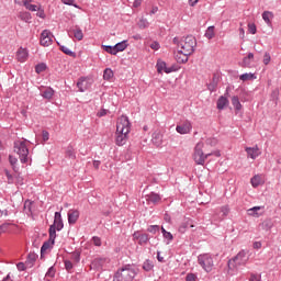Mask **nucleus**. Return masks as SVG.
I'll list each match as a JSON object with an SVG mask.
<instances>
[{
    "mask_svg": "<svg viewBox=\"0 0 281 281\" xmlns=\"http://www.w3.org/2000/svg\"><path fill=\"white\" fill-rule=\"evenodd\" d=\"M131 134V121L128 116L122 115L116 121L115 144L116 146H124L128 142Z\"/></svg>",
    "mask_w": 281,
    "mask_h": 281,
    "instance_id": "1",
    "label": "nucleus"
},
{
    "mask_svg": "<svg viewBox=\"0 0 281 281\" xmlns=\"http://www.w3.org/2000/svg\"><path fill=\"white\" fill-rule=\"evenodd\" d=\"M173 45L177 46L178 49L184 52V54H189L192 56L194 54V48L196 47V38L192 35H188L186 37H175Z\"/></svg>",
    "mask_w": 281,
    "mask_h": 281,
    "instance_id": "2",
    "label": "nucleus"
},
{
    "mask_svg": "<svg viewBox=\"0 0 281 281\" xmlns=\"http://www.w3.org/2000/svg\"><path fill=\"white\" fill-rule=\"evenodd\" d=\"M14 153L19 155L21 164H30V161H32V157L30 156V140H15Z\"/></svg>",
    "mask_w": 281,
    "mask_h": 281,
    "instance_id": "3",
    "label": "nucleus"
},
{
    "mask_svg": "<svg viewBox=\"0 0 281 281\" xmlns=\"http://www.w3.org/2000/svg\"><path fill=\"white\" fill-rule=\"evenodd\" d=\"M203 148H205V144L203 142L198 143L194 147L193 160L195 161V164H198V166H203L207 157H221V151L215 150L209 154H204Z\"/></svg>",
    "mask_w": 281,
    "mask_h": 281,
    "instance_id": "4",
    "label": "nucleus"
},
{
    "mask_svg": "<svg viewBox=\"0 0 281 281\" xmlns=\"http://www.w3.org/2000/svg\"><path fill=\"white\" fill-rule=\"evenodd\" d=\"M137 276V270L131 265L123 266L114 274L113 281H133Z\"/></svg>",
    "mask_w": 281,
    "mask_h": 281,
    "instance_id": "5",
    "label": "nucleus"
},
{
    "mask_svg": "<svg viewBox=\"0 0 281 281\" xmlns=\"http://www.w3.org/2000/svg\"><path fill=\"white\" fill-rule=\"evenodd\" d=\"M249 262V255L247 251H239L235 258L228 261V269H238V267H245Z\"/></svg>",
    "mask_w": 281,
    "mask_h": 281,
    "instance_id": "6",
    "label": "nucleus"
},
{
    "mask_svg": "<svg viewBox=\"0 0 281 281\" xmlns=\"http://www.w3.org/2000/svg\"><path fill=\"white\" fill-rule=\"evenodd\" d=\"M198 262L206 271V273H211L214 269V258L210 254H203L198 257Z\"/></svg>",
    "mask_w": 281,
    "mask_h": 281,
    "instance_id": "7",
    "label": "nucleus"
},
{
    "mask_svg": "<svg viewBox=\"0 0 281 281\" xmlns=\"http://www.w3.org/2000/svg\"><path fill=\"white\" fill-rule=\"evenodd\" d=\"M63 227H65V224H63V215L60 212H55L54 223L49 226V234L56 236V232H60Z\"/></svg>",
    "mask_w": 281,
    "mask_h": 281,
    "instance_id": "8",
    "label": "nucleus"
},
{
    "mask_svg": "<svg viewBox=\"0 0 281 281\" xmlns=\"http://www.w3.org/2000/svg\"><path fill=\"white\" fill-rule=\"evenodd\" d=\"M52 43H54V34L50 33L49 30H44L41 33L40 45H42V47H49Z\"/></svg>",
    "mask_w": 281,
    "mask_h": 281,
    "instance_id": "9",
    "label": "nucleus"
},
{
    "mask_svg": "<svg viewBox=\"0 0 281 281\" xmlns=\"http://www.w3.org/2000/svg\"><path fill=\"white\" fill-rule=\"evenodd\" d=\"M56 243V235L54 233L49 234V238L45 241L41 248V256H45V254H49L52 249H54V245Z\"/></svg>",
    "mask_w": 281,
    "mask_h": 281,
    "instance_id": "10",
    "label": "nucleus"
},
{
    "mask_svg": "<svg viewBox=\"0 0 281 281\" xmlns=\"http://www.w3.org/2000/svg\"><path fill=\"white\" fill-rule=\"evenodd\" d=\"M176 131L179 133V135H190V133H192V122L187 120L182 123H179L176 126Z\"/></svg>",
    "mask_w": 281,
    "mask_h": 281,
    "instance_id": "11",
    "label": "nucleus"
},
{
    "mask_svg": "<svg viewBox=\"0 0 281 281\" xmlns=\"http://www.w3.org/2000/svg\"><path fill=\"white\" fill-rule=\"evenodd\" d=\"M93 85V79L87 78V77H81L78 82L77 87L81 93H85V91H89Z\"/></svg>",
    "mask_w": 281,
    "mask_h": 281,
    "instance_id": "12",
    "label": "nucleus"
},
{
    "mask_svg": "<svg viewBox=\"0 0 281 281\" xmlns=\"http://www.w3.org/2000/svg\"><path fill=\"white\" fill-rule=\"evenodd\" d=\"M156 69L158 71V74H172L173 71H177V67L171 66L168 67V65L166 64V61L159 59L156 64Z\"/></svg>",
    "mask_w": 281,
    "mask_h": 281,
    "instance_id": "13",
    "label": "nucleus"
},
{
    "mask_svg": "<svg viewBox=\"0 0 281 281\" xmlns=\"http://www.w3.org/2000/svg\"><path fill=\"white\" fill-rule=\"evenodd\" d=\"M30 58V52L27 48L20 47L16 52V60L19 63H25Z\"/></svg>",
    "mask_w": 281,
    "mask_h": 281,
    "instance_id": "14",
    "label": "nucleus"
},
{
    "mask_svg": "<svg viewBox=\"0 0 281 281\" xmlns=\"http://www.w3.org/2000/svg\"><path fill=\"white\" fill-rule=\"evenodd\" d=\"M188 56H190V54H186V52L177 47V50L175 52V58L177 63L186 64L188 61Z\"/></svg>",
    "mask_w": 281,
    "mask_h": 281,
    "instance_id": "15",
    "label": "nucleus"
},
{
    "mask_svg": "<svg viewBox=\"0 0 281 281\" xmlns=\"http://www.w3.org/2000/svg\"><path fill=\"white\" fill-rule=\"evenodd\" d=\"M261 16H262V20L265 21L266 25H268V27H273V19L276 18L273 12L263 11Z\"/></svg>",
    "mask_w": 281,
    "mask_h": 281,
    "instance_id": "16",
    "label": "nucleus"
},
{
    "mask_svg": "<svg viewBox=\"0 0 281 281\" xmlns=\"http://www.w3.org/2000/svg\"><path fill=\"white\" fill-rule=\"evenodd\" d=\"M247 156L250 157V159H258L260 155H262V151H260V148L258 146L255 147H246Z\"/></svg>",
    "mask_w": 281,
    "mask_h": 281,
    "instance_id": "17",
    "label": "nucleus"
},
{
    "mask_svg": "<svg viewBox=\"0 0 281 281\" xmlns=\"http://www.w3.org/2000/svg\"><path fill=\"white\" fill-rule=\"evenodd\" d=\"M78 218H80V212L78 210L68 211L69 225H76V223L78 222Z\"/></svg>",
    "mask_w": 281,
    "mask_h": 281,
    "instance_id": "18",
    "label": "nucleus"
},
{
    "mask_svg": "<svg viewBox=\"0 0 281 281\" xmlns=\"http://www.w3.org/2000/svg\"><path fill=\"white\" fill-rule=\"evenodd\" d=\"M106 262H109V259H106V258H97L92 261L91 268L92 269H104V267H106Z\"/></svg>",
    "mask_w": 281,
    "mask_h": 281,
    "instance_id": "19",
    "label": "nucleus"
},
{
    "mask_svg": "<svg viewBox=\"0 0 281 281\" xmlns=\"http://www.w3.org/2000/svg\"><path fill=\"white\" fill-rule=\"evenodd\" d=\"M151 142L154 146H161V144H164V134H161V132H154L151 135Z\"/></svg>",
    "mask_w": 281,
    "mask_h": 281,
    "instance_id": "20",
    "label": "nucleus"
},
{
    "mask_svg": "<svg viewBox=\"0 0 281 281\" xmlns=\"http://www.w3.org/2000/svg\"><path fill=\"white\" fill-rule=\"evenodd\" d=\"M260 210H265V206H254L251 209H248L247 215L252 216L254 218H260V216H262V213H260Z\"/></svg>",
    "mask_w": 281,
    "mask_h": 281,
    "instance_id": "21",
    "label": "nucleus"
},
{
    "mask_svg": "<svg viewBox=\"0 0 281 281\" xmlns=\"http://www.w3.org/2000/svg\"><path fill=\"white\" fill-rule=\"evenodd\" d=\"M250 183H251L252 188H259V186L265 184V178L262 177V175H255L250 179Z\"/></svg>",
    "mask_w": 281,
    "mask_h": 281,
    "instance_id": "22",
    "label": "nucleus"
},
{
    "mask_svg": "<svg viewBox=\"0 0 281 281\" xmlns=\"http://www.w3.org/2000/svg\"><path fill=\"white\" fill-rule=\"evenodd\" d=\"M272 228H273V221L271 218L265 220L259 225V229H263V232H270Z\"/></svg>",
    "mask_w": 281,
    "mask_h": 281,
    "instance_id": "23",
    "label": "nucleus"
},
{
    "mask_svg": "<svg viewBox=\"0 0 281 281\" xmlns=\"http://www.w3.org/2000/svg\"><path fill=\"white\" fill-rule=\"evenodd\" d=\"M22 3L26 10H30V12H37V10H41V5L32 4V0H22Z\"/></svg>",
    "mask_w": 281,
    "mask_h": 281,
    "instance_id": "24",
    "label": "nucleus"
},
{
    "mask_svg": "<svg viewBox=\"0 0 281 281\" xmlns=\"http://www.w3.org/2000/svg\"><path fill=\"white\" fill-rule=\"evenodd\" d=\"M146 201H148V203H153L154 205L159 203V201H161V195L157 194L155 192H151L147 195Z\"/></svg>",
    "mask_w": 281,
    "mask_h": 281,
    "instance_id": "25",
    "label": "nucleus"
},
{
    "mask_svg": "<svg viewBox=\"0 0 281 281\" xmlns=\"http://www.w3.org/2000/svg\"><path fill=\"white\" fill-rule=\"evenodd\" d=\"M227 104H229V100H227L226 97H220L217 100V109L218 111H223V109H225V106H227Z\"/></svg>",
    "mask_w": 281,
    "mask_h": 281,
    "instance_id": "26",
    "label": "nucleus"
},
{
    "mask_svg": "<svg viewBox=\"0 0 281 281\" xmlns=\"http://www.w3.org/2000/svg\"><path fill=\"white\" fill-rule=\"evenodd\" d=\"M188 227H194V225H192V220H190V218L186 220V221L179 226V232H180V234H186V229H188Z\"/></svg>",
    "mask_w": 281,
    "mask_h": 281,
    "instance_id": "27",
    "label": "nucleus"
},
{
    "mask_svg": "<svg viewBox=\"0 0 281 281\" xmlns=\"http://www.w3.org/2000/svg\"><path fill=\"white\" fill-rule=\"evenodd\" d=\"M254 63V53H249L247 57H244L241 61V67H251Z\"/></svg>",
    "mask_w": 281,
    "mask_h": 281,
    "instance_id": "28",
    "label": "nucleus"
},
{
    "mask_svg": "<svg viewBox=\"0 0 281 281\" xmlns=\"http://www.w3.org/2000/svg\"><path fill=\"white\" fill-rule=\"evenodd\" d=\"M161 233L165 240L167 241V245H170L171 240H175V236H172V233L166 231V228L161 227Z\"/></svg>",
    "mask_w": 281,
    "mask_h": 281,
    "instance_id": "29",
    "label": "nucleus"
},
{
    "mask_svg": "<svg viewBox=\"0 0 281 281\" xmlns=\"http://www.w3.org/2000/svg\"><path fill=\"white\" fill-rule=\"evenodd\" d=\"M256 74L246 72L239 76V80L247 82L248 80H256Z\"/></svg>",
    "mask_w": 281,
    "mask_h": 281,
    "instance_id": "30",
    "label": "nucleus"
},
{
    "mask_svg": "<svg viewBox=\"0 0 281 281\" xmlns=\"http://www.w3.org/2000/svg\"><path fill=\"white\" fill-rule=\"evenodd\" d=\"M42 97H44L46 100H52L54 98V89L47 88L41 93Z\"/></svg>",
    "mask_w": 281,
    "mask_h": 281,
    "instance_id": "31",
    "label": "nucleus"
},
{
    "mask_svg": "<svg viewBox=\"0 0 281 281\" xmlns=\"http://www.w3.org/2000/svg\"><path fill=\"white\" fill-rule=\"evenodd\" d=\"M72 34L77 41H82V38H85V34L80 27L74 29Z\"/></svg>",
    "mask_w": 281,
    "mask_h": 281,
    "instance_id": "32",
    "label": "nucleus"
},
{
    "mask_svg": "<svg viewBox=\"0 0 281 281\" xmlns=\"http://www.w3.org/2000/svg\"><path fill=\"white\" fill-rule=\"evenodd\" d=\"M232 104H233L235 111H240V109H243V104H240V100L238 99V97L232 98Z\"/></svg>",
    "mask_w": 281,
    "mask_h": 281,
    "instance_id": "33",
    "label": "nucleus"
},
{
    "mask_svg": "<svg viewBox=\"0 0 281 281\" xmlns=\"http://www.w3.org/2000/svg\"><path fill=\"white\" fill-rule=\"evenodd\" d=\"M113 70L111 68H105L103 71V80H113Z\"/></svg>",
    "mask_w": 281,
    "mask_h": 281,
    "instance_id": "34",
    "label": "nucleus"
},
{
    "mask_svg": "<svg viewBox=\"0 0 281 281\" xmlns=\"http://www.w3.org/2000/svg\"><path fill=\"white\" fill-rule=\"evenodd\" d=\"M126 47H128V44H126V41H123V42L114 45V48L116 49V54H119V52H124V49H126Z\"/></svg>",
    "mask_w": 281,
    "mask_h": 281,
    "instance_id": "35",
    "label": "nucleus"
},
{
    "mask_svg": "<svg viewBox=\"0 0 281 281\" xmlns=\"http://www.w3.org/2000/svg\"><path fill=\"white\" fill-rule=\"evenodd\" d=\"M205 38H207L209 41H212V38L215 36V33H214V26H209L206 29V32L204 34Z\"/></svg>",
    "mask_w": 281,
    "mask_h": 281,
    "instance_id": "36",
    "label": "nucleus"
},
{
    "mask_svg": "<svg viewBox=\"0 0 281 281\" xmlns=\"http://www.w3.org/2000/svg\"><path fill=\"white\" fill-rule=\"evenodd\" d=\"M32 205H33V202L30 201V200H26V201L24 202V212H25L26 214H32Z\"/></svg>",
    "mask_w": 281,
    "mask_h": 281,
    "instance_id": "37",
    "label": "nucleus"
},
{
    "mask_svg": "<svg viewBox=\"0 0 281 281\" xmlns=\"http://www.w3.org/2000/svg\"><path fill=\"white\" fill-rule=\"evenodd\" d=\"M102 48L104 49V52H106L108 54H112V56H115L116 49L115 46H106V45H102Z\"/></svg>",
    "mask_w": 281,
    "mask_h": 281,
    "instance_id": "38",
    "label": "nucleus"
},
{
    "mask_svg": "<svg viewBox=\"0 0 281 281\" xmlns=\"http://www.w3.org/2000/svg\"><path fill=\"white\" fill-rule=\"evenodd\" d=\"M150 26V23L148 22V20L146 19H140L139 22H138V27L140 30H146V27H149Z\"/></svg>",
    "mask_w": 281,
    "mask_h": 281,
    "instance_id": "39",
    "label": "nucleus"
},
{
    "mask_svg": "<svg viewBox=\"0 0 281 281\" xmlns=\"http://www.w3.org/2000/svg\"><path fill=\"white\" fill-rule=\"evenodd\" d=\"M155 266L153 265V261L150 260H146L144 263H143V269L144 271H153V268Z\"/></svg>",
    "mask_w": 281,
    "mask_h": 281,
    "instance_id": "40",
    "label": "nucleus"
},
{
    "mask_svg": "<svg viewBox=\"0 0 281 281\" xmlns=\"http://www.w3.org/2000/svg\"><path fill=\"white\" fill-rule=\"evenodd\" d=\"M159 225H150L147 228V232H149V234H159Z\"/></svg>",
    "mask_w": 281,
    "mask_h": 281,
    "instance_id": "41",
    "label": "nucleus"
},
{
    "mask_svg": "<svg viewBox=\"0 0 281 281\" xmlns=\"http://www.w3.org/2000/svg\"><path fill=\"white\" fill-rule=\"evenodd\" d=\"M60 50L66 54L67 56H76V53H74L71 49H69L67 46H60Z\"/></svg>",
    "mask_w": 281,
    "mask_h": 281,
    "instance_id": "42",
    "label": "nucleus"
},
{
    "mask_svg": "<svg viewBox=\"0 0 281 281\" xmlns=\"http://www.w3.org/2000/svg\"><path fill=\"white\" fill-rule=\"evenodd\" d=\"M9 162L12 166L13 170H16V164H19V159L14 156H9Z\"/></svg>",
    "mask_w": 281,
    "mask_h": 281,
    "instance_id": "43",
    "label": "nucleus"
},
{
    "mask_svg": "<svg viewBox=\"0 0 281 281\" xmlns=\"http://www.w3.org/2000/svg\"><path fill=\"white\" fill-rule=\"evenodd\" d=\"M148 240H149L148 234H142L140 238L138 239V245H146Z\"/></svg>",
    "mask_w": 281,
    "mask_h": 281,
    "instance_id": "44",
    "label": "nucleus"
},
{
    "mask_svg": "<svg viewBox=\"0 0 281 281\" xmlns=\"http://www.w3.org/2000/svg\"><path fill=\"white\" fill-rule=\"evenodd\" d=\"M206 146H216L218 144V139L214 138V137H211V138H207L206 142H205Z\"/></svg>",
    "mask_w": 281,
    "mask_h": 281,
    "instance_id": "45",
    "label": "nucleus"
},
{
    "mask_svg": "<svg viewBox=\"0 0 281 281\" xmlns=\"http://www.w3.org/2000/svg\"><path fill=\"white\" fill-rule=\"evenodd\" d=\"M45 69H47V65L45 64H38L36 67H35V71L36 74H43V71H45Z\"/></svg>",
    "mask_w": 281,
    "mask_h": 281,
    "instance_id": "46",
    "label": "nucleus"
},
{
    "mask_svg": "<svg viewBox=\"0 0 281 281\" xmlns=\"http://www.w3.org/2000/svg\"><path fill=\"white\" fill-rule=\"evenodd\" d=\"M66 155L69 157V159H76V151L71 147L67 148Z\"/></svg>",
    "mask_w": 281,
    "mask_h": 281,
    "instance_id": "47",
    "label": "nucleus"
},
{
    "mask_svg": "<svg viewBox=\"0 0 281 281\" xmlns=\"http://www.w3.org/2000/svg\"><path fill=\"white\" fill-rule=\"evenodd\" d=\"M61 3H64L65 5H74V8L80 10V5L76 4V1L74 0H61Z\"/></svg>",
    "mask_w": 281,
    "mask_h": 281,
    "instance_id": "48",
    "label": "nucleus"
},
{
    "mask_svg": "<svg viewBox=\"0 0 281 281\" xmlns=\"http://www.w3.org/2000/svg\"><path fill=\"white\" fill-rule=\"evenodd\" d=\"M71 260L75 261L76 263L80 262V252L78 251L72 252Z\"/></svg>",
    "mask_w": 281,
    "mask_h": 281,
    "instance_id": "49",
    "label": "nucleus"
},
{
    "mask_svg": "<svg viewBox=\"0 0 281 281\" xmlns=\"http://www.w3.org/2000/svg\"><path fill=\"white\" fill-rule=\"evenodd\" d=\"M248 32H249L250 34H256L257 27H256V24H255V23H249V24H248Z\"/></svg>",
    "mask_w": 281,
    "mask_h": 281,
    "instance_id": "50",
    "label": "nucleus"
},
{
    "mask_svg": "<svg viewBox=\"0 0 281 281\" xmlns=\"http://www.w3.org/2000/svg\"><path fill=\"white\" fill-rule=\"evenodd\" d=\"M270 63H271V55L269 53H265L263 65H269Z\"/></svg>",
    "mask_w": 281,
    "mask_h": 281,
    "instance_id": "51",
    "label": "nucleus"
},
{
    "mask_svg": "<svg viewBox=\"0 0 281 281\" xmlns=\"http://www.w3.org/2000/svg\"><path fill=\"white\" fill-rule=\"evenodd\" d=\"M66 271H71L74 269V263L70 260H65Z\"/></svg>",
    "mask_w": 281,
    "mask_h": 281,
    "instance_id": "52",
    "label": "nucleus"
},
{
    "mask_svg": "<svg viewBox=\"0 0 281 281\" xmlns=\"http://www.w3.org/2000/svg\"><path fill=\"white\" fill-rule=\"evenodd\" d=\"M56 276V270H54V267H50L46 272V278H54Z\"/></svg>",
    "mask_w": 281,
    "mask_h": 281,
    "instance_id": "53",
    "label": "nucleus"
},
{
    "mask_svg": "<svg viewBox=\"0 0 281 281\" xmlns=\"http://www.w3.org/2000/svg\"><path fill=\"white\" fill-rule=\"evenodd\" d=\"M92 243H93V245H95V247L102 246V239H100V237H93Z\"/></svg>",
    "mask_w": 281,
    "mask_h": 281,
    "instance_id": "54",
    "label": "nucleus"
},
{
    "mask_svg": "<svg viewBox=\"0 0 281 281\" xmlns=\"http://www.w3.org/2000/svg\"><path fill=\"white\" fill-rule=\"evenodd\" d=\"M4 175H5L9 183H12V181H14V178L12 177V175L10 173L9 170H4Z\"/></svg>",
    "mask_w": 281,
    "mask_h": 281,
    "instance_id": "55",
    "label": "nucleus"
},
{
    "mask_svg": "<svg viewBox=\"0 0 281 281\" xmlns=\"http://www.w3.org/2000/svg\"><path fill=\"white\" fill-rule=\"evenodd\" d=\"M262 277L260 274H251L249 281H261Z\"/></svg>",
    "mask_w": 281,
    "mask_h": 281,
    "instance_id": "56",
    "label": "nucleus"
},
{
    "mask_svg": "<svg viewBox=\"0 0 281 281\" xmlns=\"http://www.w3.org/2000/svg\"><path fill=\"white\" fill-rule=\"evenodd\" d=\"M8 227H10L9 224H2L0 226V234H5V232H8Z\"/></svg>",
    "mask_w": 281,
    "mask_h": 281,
    "instance_id": "57",
    "label": "nucleus"
},
{
    "mask_svg": "<svg viewBox=\"0 0 281 281\" xmlns=\"http://www.w3.org/2000/svg\"><path fill=\"white\" fill-rule=\"evenodd\" d=\"M42 137H43L44 142H48L49 140V132L43 131L42 132Z\"/></svg>",
    "mask_w": 281,
    "mask_h": 281,
    "instance_id": "58",
    "label": "nucleus"
},
{
    "mask_svg": "<svg viewBox=\"0 0 281 281\" xmlns=\"http://www.w3.org/2000/svg\"><path fill=\"white\" fill-rule=\"evenodd\" d=\"M160 47H161V46L159 45L158 42H153V43L150 44V48H151V49H155V52H157Z\"/></svg>",
    "mask_w": 281,
    "mask_h": 281,
    "instance_id": "59",
    "label": "nucleus"
},
{
    "mask_svg": "<svg viewBox=\"0 0 281 281\" xmlns=\"http://www.w3.org/2000/svg\"><path fill=\"white\" fill-rule=\"evenodd\" d=\"M22 21H25L27 23V21H30L32 19V16L30 15V13H23L21 15Z\"/></svg>",
    "mask_w": 281,
    "mask_h": 281,
    "instance_id": "60",
    "label": "nucleus"
},
{
    "mask_svg": "<svg viewBox=\"0 0 281 281\" xmlns=\"http://www.w3.org/2000/svg\"><path fill=\"white\" fill-rule=\"evenodd\" d=\"M16 269H18V271H25V263L19 262V263L16 265Z\"/></svg>",
    "mask_w": 281,
    "mask_h": 281,
    "instance_id": "61",
    "label": "nucleus"
},
{
    "mask_svg": "<svg viewBox=\"0 0 281 281\" xmlns=\"http://www.w3.org/2000/svg\"><path fill=\"white\" fill-rule=\"evenodd\" d=\"M221 212L224 216H227L229 214V207L228 206H222Z\"/></svg>",
    "mask_w": 281,
    "mask_h": 281,
    "instance_id": "62",
    "label": "nucleus"
},
{
    "mask_svg": "<svg viewBox=\"0 0 281 281\" xmlns=\"http://www.w3.org/2000/svg\"><path fill=\"white\" fill-rule=\"evenodd\" d=\"M27 260H31L32 262H34L36 260V254L34 252L29 254Z\"/></svg>",
    "mask_w": 281,
    "mask_h": 281,
    "instance_id": "63",
    "label": "nucleus"
},
{
    "mask_svg": "<svg viewBox=\"0 0 281 281\" xmlns=\"http://www.w3.org/2000/svg\"><path fill=\"white\" fill-rule=\"evenodd\" d=\"M186 280L187 281H196V277L194 274H188Z\"/></svg>",
    "mask_w": 281,
    "mask_h": 281,
    "instance_id": "64",
    "label": "nucleus"
}]
</instances>
